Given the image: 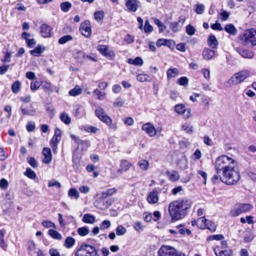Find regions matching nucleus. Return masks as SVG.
<instances>
[{
  "label": "nucleus",
  "mask_w": 256,
  "mask_h": 256,
  "mask_svg": "<svg viewBox=\"0 0 256 256\" xmlns=\"http://www.w3.org/2000/svg\"><path fill=\"white\" fill-rule=\"evenodd\" d=\"M215 168L218 174H221L220 182L228 185L237 183L240 178L237 164L235 160L226 156H218L216 160Z\"/></svg>",
  "instance_id": "f257e3e1"
},
{
  "label": "nucleus",
  "mask_w": 256,
  "mask_h": 256,
  "mask_svg": "<svg viewBox=\"0 0 256 256\" xmlns=\"http://www.w3.org/2000/svg\"><path fill=\"white\" fill-rule=\"evenodd\" d=\"M192 205V202L186 198L179 199L171 202L168 210L172 220L176 221L182 218L186 214V210Z\"/></svg>",
  "instance_id": "f03ea898"
},
{
  "label": "nucleus",
  "mask_w": 256,
  "mask_h": 256,
  "mask_svg": "<svg viewBox=\"0 0 256 256\" xmlns=\"http://www.w3.org/2000/svg\"><path fill=\"white\" fill-rule=\"evenodd\" d=\"M96 248L88 244H82L74 253V256H89L96 254Z\"/></svg>",
  "instance_id": "7ed1b4c3"
},
{
  "label": "nucleus",
  "mask_w": 256,
  "mask_h": 256,
  "mask_svg": "<svg viewBox=\"0 0 256 256\" xmlns=\"http://www.w3.org/2000/svg\"><path fill=\"white\" fill-rule=\"evenodd\" d=\"M253 206L250 204H237L230 212L232 216H236L242 213L248 212L252 210Z\"/></svg>",
  "instance_id": "20e7f679"
},
{
  "label": "nucleus",
  "mask_w": 256,
  "mask_h": 256,
  "mask_svg": "<svg viewBox=\"0 0 256 256\" xmlns=\"http://www.w3.org/2000/svg\"><path fill=\"white\" fill-rule=\"evenodd\" d=\"M240 40L246 44L250 42L253 46H256V30L254 28L246 30L241 36Z\"/></svg>",
  "instance_id": "39448f33"
},
{
  "label": "nucleus",
  "mask_w": 256,
  "mask_h": 256,
  "mask_svg": "<svg viewBox=\"0 0 256 256\" xmlns=\"http://www.w3.org/2000/svg\"><path fill=\"white\" fill-rule=\"evenodd\" d=\"M250 76L248 71L244 70H242L235 74L230 78V80L234 84H238L243 82Z\"/></svg>",
  "instance_id": "423d86ee"
},
{
  "label": "nucleus",
  "mask_w": 256,
  "mask_h": 256,
  "mask_svg": "<svg viewBox=\"0 0 256 256\" xmlns=\"http://www.w3.org/2000/svg\"><path fill=\"white\" fill-rule=\"evenodd\" d=\"M62 138V131L58 128H56L54 134L50 142V144L52 149L54 153H56L58 148V144L60 142Z\"/></svg>",
  "instance_id": "0eeeda50"
},
{
  "label": "nucleus",
  "mask_w": 256,
  "mask_h": 256,
  "mask_svg": "<svg viewBox=\"0 0 256 256\" xmlns=\"http://www.w3.org/2000/svg\"><path fill=\"white\" fill-rule=\"evenodd\" d=\"M176 250L173 247L168 246H162L158 252V256H174Z\"/></svg>",
  "instance_id": "6e6552de"
},
{
  "label": "nucleus",
  "mask_w": 256,
  "mask_h": 256,
  "mask_svg": "<svg viewBox=\"0 0 256 256\" xmlns=\"http://www.w3.org/2000/svg\"><path fill=\"white\" fill-rule=\"evenodd\" d=\"M96 116L102 122L107 125H110L112 123V120L106 114L104 110L102 108H98L95 111Z\"/></svg>",
  "instance_id": "1a4fd4ad"
},
{
  "label": "nucleus",
  "mask_w": 256,
  "mask_h": 256,
  "mask_svg": "<svg viewBox=\"0 0 256 256\" xmlns=\"http://www.w3.org/2000/svg\"><path fill=\"white\" fill-rule=\"evenodd\" d=\"M174 110L180 114L184 115V118H188L190 117L191 110L190 108H186L182 104H178L175 106Z\"/></svg>",
  "instance_id": "9d476101"
},
{
  "label": "nucleus",
  "mask_w": 256,
  "mask_h": 256,
  "mask_svg": "<svg viewBox=\"0 0 256 256\" xmlns=\"http://www.w3.org/2000/svg\"><path fill=\"white\" fill-rule=\"evenodd\" d=\"M97 50L104 57L110 58L114 56V52L106 45H98Z\"/></svg>",
  "instance_id": "9b49d317"
},
{
  "label": "nucleus",
  "mask_w": 256,
  "mask_h": 256,
  "mask_svg": "<svg viewBox=\"0 0 256 256\" xmlns=\"http://www.w3.org/2000/svg\"><path fill=\"white\" fill-rule=\"evenodd\" d=\"M81 34L86 38L91 35V27L90 22L88 20H85L82 22L80 28Z\"/></svg>",
  "instance_id": "f8f14e48"
},
{
  "label": "nucleus",
  "mask_w": 256,
  "mask_h": 256,
  "mask_svg": "<svg viewBox=\"0 0 256 256\" xmlns=\"http://www.w3.org/2000/svg\"><path fill=\"white\" fill-rule=\"evenodd\" d=\"M158 192L156 188H154L148 195L146 200L150 204H156L158 200Z\"/></svg>",
  "instance_id": "ddd939ff"
},
{
  "label": "nucleus",
  "mask_w": 256,
  "mask_h": 256,
  "mask_svg": "<svg viewBox=\"0 0 256 256\" xmlns=\"http://www.w3.org/2000/svg\"><path fill=\"white\" fill-rule=\"evenodd\" d=\"M142 129L150 136H154L156 134V130L154 127L150 123H146L143 124Z\"/></svg>",
  "instance_id": "4468645a"
},
{
  "label": "nucleus",
  "mask_w": 256,
  "mask_h": 256,
  "mask_svg": "<svg viewBox=\"0 0 256 256\" xmlns=\"http://www.w3.org/2000/svg\"><path fill=\"white\" fill-rule=\"evenodd\" d=\"M42 154L44 156V158L42 160V162L44 164H49L52 159V154L51 150L50 148H44L42 152Z\"/></svg>",
  "instance_id": "2eb2a0df"
},
{
  "label": "nucleus",
  "mask_w": 256,
  "mask_h": 256,
  "mask_svg": "<svg viewBox=\"0 0 256 256\" xmlns=\"http://www.w3.org/2000/svg\"><path fill=\"white\" fill-rule=\"evenodd\" d=\"M52 28L46 24H42L40 26V32L42 36L44 38L50 36Z\"/></svg>",
  "instance_id": "dca6fc26"
},
{
  "label": "nucleus",
  "mask_w": 256,
  "mask_h": 256,
  "mask_svg": "<svg viewBox=\"0 0 256 256\" xmlns=\"http://www.w3.org/2000/svg\"><path fill=\"white\" fill-rule=\"evenodd\" d=\"M138 0H126V6L129 11L135 12L138 7Z\"/></svg>",
  "instance_id": "f3484780"
},
{
  "label": "nucleus",
  "mask_w": 256,
  "mask_h": 256,
  "mask_svg": "<svg viewBox=\"0 0 256 256\" xmlns=\"http://www.w3.org/2000/svg\"><path fill=\"white\" fill-rule=\"evenodd\" d=\"M28 248V254L30 256H32L34 254L36 253V246L33 240H29L26 244Z\"/></svg>",
  "instance_id": "a211bd4d"
},
{
  "label": "nucleus",
  "mask_w": 256,
  "mask_h": 256,
  "mask_svg": "<svg viewBox=\"0 0 256 256\" xmlns=\"http://www.w3.org/2000/svg\"><path fill=\"white\" fill-rule=\"evenodd\" d=\"M20 110L23 115L34 116L36 110L32 106L26 107L22 105L21 106Z\"/></svg>",
  "instance_id": "6ab92c4d"
},
{
  "label": "nucleus",
  "mask_w": 256,
  "mask_h": 256,
  "mask_svg": "<svg viewBox=\"0 0 256 256\" xmlns=\"http://www.w3.org/2000/svg\"><path fill=\"white\" fill-rule=\"evenodd\" d=\"M215 54V52L214 50L210 48H205L202 53L204 58L206 60H210L212 58Z\"/></svg>",
  "instance_id": "aec40b11"
},
{
  "label": "nucleus",
  "mask_w": 256,
  "mask_h": 256,
  "mask_svg": "<svg viewBox=\"0 0 256 256\" xmlns=\"http://www.w3.org/2000/svg\"><path fill=\"white\" fill-rule=\"evenodd\" d=\"M44 46L39 45L34 50H30V52L32 55L34 56H38L44 51Z\"/></svg>",
  "instance_id": "412c9836"
},
{
  "label": "nucleus",
  "mask_w": 256,
  "mask_h": 256,
  "mask_svg": "<svg viewBox=\"0 0 256 256\" xmlns=\"http://www.w3.org/2000/svg\"><path fill=\"white\" fill-rule=\"evenodd\" d=\"M131 164L126 160H122L121 161L120 168L118 169V172H126L128 170L131 166Z\"/></svg>",
  "instance_id": "4be33fe9"
},
{
  "label": "nucleus",
  "mask_w": 256,
  "mask_h": 256,
  "mask_svg": "<svg viewBox=\"0 0 256 256\" xmlns=\"http://www.w3.org/2000/svg\"><path fill=\"white\" fill-rule=\"evenodd\" d=\"M208 44L212 48H216L218 45V42L214 36L210 35L208 37Z\"/></svg>",
  "instance_id": "5701e85b"
},
{
  "label": "nucleus",
  "mask_w": 256,
  "mask_h": 256,
  "mask_svg": "<svg viewBox=\"0 0 256 256\" xmlns=\"http://www.w3.org/2000/svg\"><path fill=\"white\" fill-rule=\"evenodd\" d=\"M238 52L244 58H252L254 56V53L248 50L240 49Z\"/></svg>",
  "instance_id": "b1692460"
},
{
  "label": "nucleus",
  "mask_w": 256,
  "mask_h": 256,
  "mask_svg": "<svg viewBox=\"0 0 256 256\" xmlns=\"http://www.w3.org/2000/svg\"><path fill=\"white\" fill-rule=\"evenodd\" d=\"M178 70L176 68H172L168 70L166 76L168 80L176 76L178 74Z\"/></svg>",
  "instance_id": "393cba45"
},
{
  "label": "nucleus",
  "mask_w": 256,
  "mask_h": 256,
  "mask_svg": "<svg viewBox=\"0 0 256 256\" xmlns=\"http://www.w3.org/2000/svg\"><path fill=\"white\" fill-rule=\"evenodd\" d=\"M166 175L168 176L169 179L172 181L174 182L178 180L180 178V175L176 171H167L166 172Z\"/></svg>",
  "instance_id": "a878e982"
},
{
  "label": "nucleus",
  "mask_w": 256,
  "mask_h": 256,
  "mask_svg": "<svg viewBox=\"0 0 256 256\" xmlns=\"http://www.w3.org/2000/svg\"><path fill=\"white\" fill-rule=\"evenodd\" d=\"M208 222L204 216L201 217L198 219V227L200 229H204L208 224Z\"/></svg>",
  "instance_id": "bb28decb"
},
{
  "label": "nucleus",
  "mask_w": 256,
  "mask_h": 256,
  "mask_svg": "<svg viewBox=\"0 0 256 256\" xmlns=\"http://www.w3.org/2000/svg\"><path fill=\"white\" fill-rule=\"evenodd\" d=\"M128 62L131 64L135 66H142L143 60L140 57H136L135 59L129 58L128 60Z\"/></svg>",
  "instance_id": "cd10ccee"
},
{
  "label": "nucleus",
  "mask_w": 256,
  "mask_h": 256,
  "mask_svg": "<svg viewBox=\"0 0 256 256\" xmlns=\"http://www.w3.org/2000/svg\"><path fill=\"white\" fill-rule=\"evenodd\" d=\"M224 30L228 33L232 35H235L237 32L236 29L232 24H226L224 28Z\"/></svg>",
  "instance_id": "c85d7f7f"
},
{
  "label": "nucleus",
  "mask_w": 256,
  "mask_h": 256,
  "mask_svg": "<svg viewBox=\"0 0 256 256\" xmlns=\"http://www.w3.org/2000/svg\"><path fill=\"white\" fill-rule=\"evenodd\" d=\"M117 190L116 188H111L107 190L106 192L102 193V198H106L108 196H110L116 193Z\"/></svg>",
  "instance_id": "c756f323"
},
{
  "label": "nucleus",
  "mask_w": 256,
  "mask_h": 256,
  "mask_svg": "<svg viewBox=\"0 0 256 256\" xmlns=\"http://www.w3.org/2000/svg\"><path fill=\"white\" fill-rule=\"evenodd\" d=\"M82 221L87 224H93L95 222V218L90 214H85L82 218Z\"/></svg>",
  "instance_id": "7c9ffc66"
},
{
  "label": "nucleus",
  "mask_w": 256,
  "mask_h": 256,
  "mask_svg": "<svg viewBox=\"0 0 256 256\" xmlns=\"http://www.w3.org/2000/svg\"><path fill=\"white\" fill-rule=\"evenodd\" d=\"M72 6V4L68 2H62L60 4L61 10L64 12H68Z\"/></svg>",
  "instance_id": "2f4dec72"
},
{
  "label": "nucleus",
  "mask_w": 256,
  "mask_h": 256,
  "mask_svg": "<svg viewBox=\"0 0 256 256\" xmlns=\"http://www.w3.org/2000/svg\"><path fill=\"white\" fill-rule=\"evenodd\" d=\"M75 242V240L73 238L68 236L66 239L64 246L67 248H70L74 244Z\"/></svg>",
  "instance_id": "473e14b6"
},
{
  "label": "nucleus",
  "mask_w": 256,
  "mask_h": 256,
  "mask_svg": "<svg viewBox=\"0 0 256 256\" xmlns=\"http://www.w3.org/2000/svg\"><path fill=\"white\" fill-rule=\"evenodd\" d=\"M82 92V88L80 86H76L73 89L69 91V94L70 96H75L80 94Z\"/></svg>",
  "instance_id": "72a5a7b5"
},
{
  "label": "nucleus",
  "mask_w": 256,
  "mask_h": 256,
  "mask_svg": "<svg viewBox=\"0 0 256 256\" xmlns=\"http://www.w3.org/2000/svg\"><path fill=\"white\" fill-rule=\"evenodd\" d=\"M45 92L50 94L54 90V86L50 82H46L42 86Z\"/></svg>",
  "instance_id": "f704fd0d"
},
{
  "label": "nucleus",
  "mask_w": 256,
  "mask_h": 256,
  "mask_svg": "<svg viewBox=\"0 0 256 256\" xmlns=\"http://www.w3.org/2000/svg\"><path fill=\"white\" fill-rule=\"evenodd\" d=\"M48 234L54 238L56 240H61L62 237L61 234L56 230L50 229L48 232Z\"/></svg>",
  "instance_id": "c9c22d12"
},
{
  "label": "nucleus",
  "mask_w": 256,
  "mask_h": 256,
  "mask_svg": "<svg viewBox=\"0 0 256 256\" xmlns=\"http://www.w3.org/2000/svg\"><path fill=\"white\" fill-rule=\"evenodd\" d=\"M77 232L78 234L82 236H86L90 232L88 228L86 226H83L78 228Z\"/></svg>",
  "instance_id": "e433bc0d"
},
{
  "label": "nucleus",
  "mask_w": 256,
  "mask_h": 256,
  "mask_svg": "<svg viewBox=\"0 0 256 256\" xmlns=\"http://www.w3.org/2000/svg\"><path fill=\"white\" fill-rule=\"evenodd\" d=\"M150 78L148 75L143 74H138L136 76L137 80L140 82H150L151 80L149 79Z\"/></svg>",
  "instance_id": "4c0bfd02"
},
{
  "label": "nucleus",
  "mask_w": 256,
  "mask_h": 256,
  "mask_svg": "<svg viewBox=\"0 0 256 256\" xmlns=\"http://www.w3.org/2000/svg\"><path fill=\"white\" fill-rule=\"evenodd\" d=\"M20 85L21 84L20 82L18 80L14 82L11 88L12 92L14 94H17L20 90Z\"/></svg>",
  "instance_id": "58836bf2"
},
{
  "label": "nucleus",
  "mask_w": 256,
  "mask_h": 256,
  "mask_svg": "<svg viewBox=\"0 0 256 256\" xmlns=\"http://www.w3.org/2000/svg\"><path fill=\"white\" fill-rule=\"evenodd\" d=\"M68 196L71 198H74L77 200L78 198L80 195L78 191L76 188H70L68 190Z\"/></svg>",
  "instance_id": "ea45409f"
},
{
  "label": "nucleus",
  "mask_w": 256,
  "mask_h": 256,
  "mask_svg": "<svg viewBox=\"0 0 256 256\" xmlns=\"http://www.w3.org/2000/svg\"><path fill=\"white\" fill-rule=\"evenodd\" d=\"M215 254L216 256H232V252L230 250H225L220 251L218 253L215 251Z\"/></svg>",
  "instance_id": "a19ab883"
},
{
  "label": "nucleus",
  "mask_w": 256,
  "mask_h": 256,
  "mask_svg": "<svg viewBox=\"0 0 256 256\" xmlns=\"http://www.w3.org/2000/svg\"><path fill=\"white\" fill-rule=\"evenodd\" d=\"M60 119L62 122H64L66 124H70L71 122L70 118L65 113H62L60 114Z\"/></svg>",
  "instance_id": "79ce46f5"
},
{
  "label": "nucleus",
  "mask_w": 256,
  "mask_h": 256,
  "mask_svg": "<svg viewBox=\"0 0 256 256\" xmlns=\"http://www.w3.org/2000/svg\"><path fill=\"white\" fill-rule=\"evenodd\" d=\"M138 166L142 170H146L148 168L149 163L146 160H142L139 161Z\"/></svg>",
  "instance_id": "37998d69"
},
{
  "label": "nucleus",
  "mask_w": 256,
  "mask_h": 256,
  "mask_svg": "<svg viewBox=\"0 0 256 256\" xmlns=\"http://www.w3.org/2000/svg\"><path fill=\"white\" fill-rule=\"evenodd\" d=\"M104 16V13L102 11H98L95 12L94 14V18L98 22L102 21L103 20Z\"/></svg>",
  "instance_id": "c03bdc74"
},
{
  "label": "nucleus",
  "mask_w": 256,
  "mask_h": 256,
  "mask_svg": "<svg viewBox=\"0 0 256 256\" xmlns=\"http://www.w3.org/2000/svg\"><path fill=\"white\" fill-rule=\"evenodd\" d=\"M24 174L25 176L31 179H34L36 176L34 172L30 168H27Z\"/></svg>",
  "instance_id": "a18cd8bd"
},
{
  "label": "nucleus",
  "mask_w": 256,
  "mask_h": 256,
  "mask_svg": "<svg viewBox=\"0 0 256 256\" xmlns=\"http://www.w3.org/2000/svg\"><path fill=\"white\" fill-rule=\"evenodd\" d=\"M72 40V37L70 35H66L61 37L58 40V43L60 44H64L68 41Z\"/></svg>",
  "instance_id": "49530a36"
},
{
  "label": "nucleus",
  "mask_w": 256,
  "mask_h": 256,
  "mask_svg": "<svg viewBox=\"0 0 256 256\" xmlns=\"http://www.w3.org/2000/svg\"><path fill=\"white\" fill-rule=\"evenodd\" d=\"M182 130L188 134H192L193 132L192 126L186 123L182 125Z\"/></svg>",
  "instance_id": "de8ad7c7"
},
{
  "label": "nucleus",
  "mask_w": 256,
  "mask_h": 256,
  "mask_svg": "<svg viewBox=\"0 0 256 256\" xmlns=\"http://www.w3.org/2000/svg\"><path fill=\"white\" fill-rule=\"evenodd\" d=\"M4 230H0V246L4 250L6 248L4 240Z\"/></svg>",
  "instance_id": "09e8293b"
},
{
  "label": "nucleus",
  "mask_w": 256,
  "mask_h": 256,
  "mask_svg": "<svg viewBox=\"0 0 256 256\" xmlns=\"http://www.w3.org/2000/svg\"><path fill=\"white\" fill-rule=\"evenodd\" d=\"M170 28L174 32H178L180 30L182 26L178 22H174L170 24Z\"/></svg>",
  "instance_id": "8fccbe9b"
},
{
  "label": "nucleus",
  "mask_w": 256,
  "mask_h": 256,
  "mask_svg": "<svg viewBox=\"0 0 256 256\" xmlns=\"http://www.w3.org/2000/svg\"><path fill=\"white\" fill-rule=\"evenodd\" d=\"M84 130L88 132L95 134L98 131V129L95 126H84Z\"/></svg>",
  "instance_id": "3c124183"
},
{
  "label": "nucleus",
  "mask_w": 256,
  "mask_h": 256,
  "mask_svg": "<svg viewBox=\"0 0 256 256\" xmlns=\"http://www.w3.org/2000/svg\"><path fill=\"white\" fill-rule=\"evenodd\" d=\"M116 234L118 236L124 235L126 232V228L122 226H118L116 228Z\"/></svg>",
  "instance_id": "603ef678"
},
{
  "label": "nucleus",
  "mask_w": 256,
  "mask_h": 256,
  "mask_svg": "<svg viewBox=\"0 0 256 256\" xmlns=\"http://www.w3.org/2000/svg\"><path fill=\"white\" fill-rule=\"evenodd\" d=\"M186 32L189 36H192L196 32V29L191 24H188L186 26Z\"/></svg>",
  "instance_id": "864d4df0"
},
{
  "label": "nucleus",
  "mask_w": 256,
  "mask_h": 256,
  "mask_svg": "<svg viewBox=\"0 0 256 256\" xmlns=\"http://www.w3.org/2000/svg\"><path fill=\"white\" fill-rule=\"evenodd\" d=\"M144 28L145 32H150L153 30V28L150 24L149 21L148 20L145 21V24Z\"/></svg>",
  "instance_id": "5fc2aeb1"
},
{
  "label": "nucleus",
  "mask_w": 256,
  "mask_h": 256,
  "mask_svg": "<svg viewBox=\"0 0 256 256\" xmlns=\"http://www.w3.org/2000/svg\"><path fill=\"white\" fill-rule=\"evenodd\" d=\"M154 22L155 24L159 28L160 32H162L165 29L166 26L159 20L155 18Z\"/></svg>",
  "instance_id": "6e6d98bb"
},
{
  "label": "nucleus",
  "mask_w": 256,
  "mask_h": 256,
  "mask_svg": "<svg viewBox=\"0 0 256 256\" xmlns=\"http://www.w3.org/2000/svg\"><path fill=\"white\" fill-rule=\"evenodd\" d=\"M224 238V236L222 234H216V235H212L208 238L207 240H220Z\"/></svg>",
  "instance_id": "4d7b16f0"
},
{
  "label": "nucleus",
  "mask_w": 256,
  "mask_h": 256,
  "mask_svg": "<svg viewBox=\"0 0 256 256\" xmlns=\"http://www.w3.org/2000/svg\"><path fill=\"white\" fill-rule=\"evenodd\" d=\"M205 8V6L202 4H198L196 5L195 12L198 14H202Z\"/></svg>",
  "instance_id": "13d9d810"
},
{
  "label": "nucleus",
  "mask_w": 256,
  "mask_h": 256,
  "mask_svg": "<svg viewBox=\"0 0 256 256\" xmlns=\"http://www.w3.org/2000/svg\"><path fill=\"white\" fill-rule=\"evenodd\" d=\"M8 182L5 178H2L0 180V188L2 190H6L8 188Z\"/></svg>",
  "instance_id": "bf43d9fd"
},
{
  "label": "nucleus",
  "mask_w": 256,
  "mask_h": 256,
  "mask_svg": "<svg viewBox=\"0 0 256 256\" xmlns=\"http://www.w3.org/2000/svg\"><path fill=\"white\" fill-rule=\"evenodd\" d=\"M188 78L186 77L182 76L178 80V83L181 86H186L188 85Z\"/></svg>",
  "instance_id": "052dcab7"
},
{
  "label": "nucleus",
  "mask_w": 256,
  "mask_h": 256,
  "mask_svg": "<svg viewBox=\"0 0 256 256\" xmlns=\"http://www.w3.org/2000/svg\"><path fill=\"white\" fill-rule=\"evenodd\" d=\"M144 227L140 222H136L134 224V228L138 232H142L144 230Z\"/></svg>",
  "instance_id": "680f3d73"
},
{
  "label": "nucleus",
  "mask_w": 256,
  "mask_h": 256,
  "mask_svg": "<svg viewBox=\"0 0 256 256\" xmlns=\"http://www.w3.org/2000/svg\"><path fill=\"white\" fill-rule=\"evenodd\" d=\"M110 222L108 220H104L100 226V228L102 230H105L108 228L110 226Z\"/></svg>",
  "instance_id": "e2e57ef3"
},
{
  "label": "nucleus",
  "mask_w": 256,
  "mask_h": 256,
  "mask_svg": "<svg viewBox=\"0 0 256 256\" xmlns=\"http://www.w3.org/2000/svg\"><path fill=\"white\" fill-rule=\"evenodd\" d=\"M29 164L34 168L38 166V163L34 158L30 157L28 158Z\"/></svg>",
  "instance_id": "0e129e2a"
},
{
  "label": "nucleus",
  "mask_w": 256,
  "mask_h": 256,
  "mask_svg": "<svg viewBox=\"0 0 256 256\" xmlns=\"http://www.w3.org/2000/svg\"><path fill=\"white\" fill-rule=\"evenodd\" d=\"M178 164L182 170H186L188 167V162L186 160H180Z\"/></svg>",
  "instance_id": "69168bd1"
},
{
  "label": "nucleus",
  "mask_w": 256,
  "mask_h": 256,
  "mask_svg": "<svg viewBox=\"0 0 256 256\" xmlns=\"http://www.w3.org/2000/svg\"><path fill=\"white\" fill-rule=\"evenodd\" d=\"M40 84L38 82H32L30 84V89L32 91H35L40 88Z\"/></svg>",
  "instance_id": "338daca9"
},
{
  "label": "nucleus",
  "mask_w": 256,
  "mask_h": 256,
  "mask_svg": "<svg viewBox=\"0 0 256 256\" xmlns=\"http://www.w3.org/2000/svg\"><path fill=\"white\" fill-rule=\"evenodd\" d=\"M220 15L221 16V20L223 21H225L228 18L230 13L226 11H223L220 12Z\"/></svg>",
  "instance_id": "774afa93"
}]
</instances>
